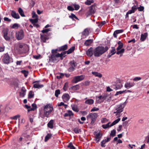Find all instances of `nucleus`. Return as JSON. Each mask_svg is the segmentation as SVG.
Segmentation results:
<instances>
[{"instance_id":"1","label":"nucleus","mask_w":149,"mask_h":149,"mask_svg":"<svg viewBox=\"0 0 149 149\" xmlns=\"http://www.w3.org/2000/svg\"><path fill=\"white\" fill-rule=\"evenodd\" d=\"M108 49L107 46L105 47L102 46L98 47L93 50V55L95 57H99L107 51Z\"/></svg>"},{"instance_id":"2","label":"nucleus","mask_w":149,"mask_h":149,"mask_svg":"<svg viewBox=\"0 0 149 149\" xmlns=\"http://www.w3.org/2000/svg\"><path fill=\"white\" fill-rule=\"evenodd\" d=\"M16 49L19 54L25 53L28 51L29 47L27 45L25 44L19 43L18 44Z\"/></svg>"},{"instance_id":"3","label":"nucleus","mask_w":149,"mask_h":149,"mask_svg":"<svg viewBox=\"0 0 149 149\" xmlns=\"http://www.w3.org/2000/svg\"><path fill=\"white\" fill-rule=\"evenodd\" d=\"M58 51L55 49H52L51 51V56L49 57V61L52 62H58L59 61V58L60 57L58 53Z\"/></svg>"},{"instance_id":"4","label":"nucleus","mask_w":149,"mask_h":149,"mask_svg":"<svg viewBox=\"0 0 149 149\" xmlns=\"http://www.w3.org/2000/svg\"><path fill=\"white\" fill-rule=\"evenodd\" d=\"M53 110L52 105L49 104L44 107V113L45 116L47 118L49 117V115L51 113Z\"/></svg>"},{"instance_id":"5","label":"nucleus","mask_w":149,"mask_h":149,"mask_svg":"<svg viewBox=\"0 0 149 149\" xmlns=\"http://www.w3.org/2000/svg\"><path fill=\"white\" fill-rule=\"evenodd\" d=\"M126 104L125 102L123 103H121L116 106L115 109L116 111L114 112V113H116V115L122 112L123 110V109L125 107Z\"/></svg>"},{"instance_id":"6","label":"nucleus","mask_w":149,"mask_h":149,"mask_svg":"<svg viewBox=\"0 0 149 149\" xmlns=\"http://www.w3.org/2000/svg\"><path fill=\"white\" fill-rule=\"evenodd\" d=\"M97 116L98 114L97 113H90L87 116V119L88 121L91 120V124L93 125L95 122Z\"/></svg>"},{"instance_id":"7","label":"nucleus","mask_w":149,"mask_h":149,"mask_svg":"<svg viewBox=\"0 0 149 149\" xmlns=\"http://www.w3.org/2000/svg\"><path fill=\"white\" fill-rule=\"evenodd\" d=\"M12 58L8 53H6L4 54L2 60L4 63L6 64H9L12 62Z\"/></svg>"},{"instance_id":"8","label":"nucleus","mask_w":149,"mask_h":149,"mask_svg":"<svg viewBox=\"0 0 149 149\" xmlns=\"http://www.w3.org/2000/svg\"><path fill=\"white\" fill-rule=\"evenodd\" d=\"M8 29L7 28L4 29L2 31L3 37L7 41H9L12 37V35H8Z\"/></svg>"},{"instance_id":"9","label":"nucleus","mask_w":149,"mask_h":149,"mask_svg":"<svg viewBox=\"0 0 149 149\" xmlns=\"http://www.w3.org/2000/svg\"><path fill=\"white\" fill-rule=\"evenodd\" d=\"M15 37L18 40H20L23 39L24 37V31L22 29L17 31L15 33Z\"/></svg>"},{"instance_id":"10","label":"nucleus","mask_w":149,"mask_h":149,"mask_svg":"<svg viewBox=\"0 0 149 149\" xmlns=\"http://www.w3.org/2000/svg\"><path fill=\"white\" fill-rule=\"evenodd\" d=\"M21 136L24 137L26 141H30L32 139V136L30 135L28 131H25L23 132Z\"/></svg>"},{"instance_id":"11","label":"nucleus","mask_w":149,"mask_h":149,"mask_svg":"<svg viewBox=\"0 0 149 149\" xmlns=\"http://www.w3.org/2000/svg\"><path fill=\"white\" fill-rule=\"evenodd\" d=\"M85 78V76L84 75H81L78 76L74 77L73 79V82L75 83L83 80Z\"/></svg>"},{"instance_id":"12","label":"nucleus","mask_w":149,"mask_h":149,"mask_svg":"<svg viewBox=\"0 0 149 149\" xmlns=\"http://www.w3.org/2000/svg\"><path fill=\"white\" fill-rule=\"evenodd\" d=\"M107 95H105L99 96L97 97V102L98 103H101L106 100Z\"/></svg>"},{"instance_id":"13","label":"nucleus","mask_w":149,"mask_h":149,"mask_svg":"<svg viewBox=\"0 0 149 149\" xmlns=\"http://www.w3.org/2000/svg\"><path fill=\"white\" fill-rule=\"evenodd\" d=\"M11 15L14 18L16 19L19 18L20 16L18 13H16L15 11L12 10L11 13Z\"/></svg>"},{"instance_id":"14","label":"nucleus","mask_w":149,"mask_h":149,"mask_svg":"<svg viewBox=\"0 0 149 149\" xmlns=\"http://www.w3.org/2000/svg\"><path fill=\"white\" fill-rule=\"evenodd\" d=\"M62 98L65 102H66L68 101L70 99V96L68 94L65 93L62 96Z\"/></svg>"},{"instance_id":"15","label":"nucleus","mask_w":149,"mask_h":149,"mask_svg":"<svg viewBox=\"0 0 149 149\" xmlns=\"http://www.w3.org/2000/svg\"><path fill=\"white\" fill-rule=\"evenodd\" d=\"M68 46L67 45H65L63 46H61L55 49L57 50L58 52H60L62 51H64L67 49Z\"/></svg>"},{"instance_id":"16","label":"nucleus","mask_w":149,"mask_h":149,"mask_svg":"<svg viewBox=\"0 0 149 149\" xmlns=\"http://www.w3.org/2000/svg\"><path fill=\"white\" fill-rule=\"evenodd\" d=\"M26 90L24 87H22L21 89V91L19 92V95L20 97H23L26 94Z\"/></svg>"},{"instance_id":"17","label":"nucleus","mask_w":149,"mask_h":149,"mask_svg":"<svg viewBox=\"0 0 149 149\" xmlns=\"http://www.w3.org/2000/svg\"><path fill=\"white\" fill-rule=\"evenodd\" d=\"M93 48L92 47L90 48L86 52L87 55L89 57L92 56L93 55Z\"/></svg>"},{"instance_id":"18","label":"nucleus","mask_w":149,"mask_h":149,"mask_svg":"<svg viewBox=\"0 0 149 149\" xmlns=\"http://www.w3.org/2000/svg\"><path fill=\"white\" fill-rule=\"evenodd\" d=\"M134 82H127L125 85V86L126 88L128 89L134 86Z\"/></svg>"},{"instance_id":"19","label":"nucleus","mask_w":149,"mask_h":149,"mask_svg":"<svg viewBox=\"0 0 149 149\" xmlns=\"http://www.w3.org/2000/svg\"><path fill=\"white\" fill-rule=\"evenodd\" d=\"M93 39H88L86 40L84 42V45L86 46H89L93 42Z\"/></svg>"},{"instance_id":"20","label":"nucleus","mask_w":149,"mask_h":149,"mask_svg":"<svg viewBox=\"0 0 149 149\" xmlns=\"http://www.w3.org/2000/svg\"><path fill=\"white\" fill-rule=\"evenodd\" d=\"M148 36L147 33H145L143 34H141V35L140 40L141 41H144L146 39V37Z\"/></svg>"},{"instance_id":"21","label":"nucleus","mask_w":149,"mask_h":149,"mask_svg":"<svg viewBox=\"0 0 149 149\" xmlns=\"http://www.w3.org/2000/svg\"><path fill=\"white\" fill-rule=\"evenodd\" d=\"M102 136L100 133H98L95 135V140L97 142L100 141L101 138Z\"/></svg>"},{"instance_id":"22","label":"nucleus","mask_w":149,"mask_h":149,"mask_svg":"<svg viewBox=\"0 0 149 149\" xmlns=\"http://www.w3.org/2000/svg\"><path fill=\"white\" fill-rule=\"evenodd\" d=\"M54 123V120H51L48 123L47 126L50 129H52L53 128V124Z\"/></svg>"},{"instance_id":"23","label":"nucleus","mask_w":149,"mask_h":149,"mask_svg":"<svg viewBox=\"0 0 149 149\" xmlns=\"http://www.w3.org/2000/svg\"><path fill=\"white\" fill-rule=\"evenodd\" d=\"M123 31V29H121V30H116V31H115L113 33V36L115 38L117 37V35L116 34H119L121 33H122Z\"/></svg>"},{"instance_id":"24","label":"nucleus","mask_w":149,"mask_h":149,"mask_svg":"<svg viewBox=\"0 0 149 149\" xmlns=\"http://www.w3.org/2000/svg\"><path fill=\"white\" fill-rule=\"evenodd\" d=\"M94 100L92 99H88L85 101V104L89 105H91L94 103Z\"/></svg>"},{"instance_id":"25","label":"nucleus","mask_w":149,"mask_h":149,"mask_svg":"<svg viewBox=\"0 0 149 149\" xmlns=\"http://www.w3.org/2000/svg\"><path fill=\"white\" fill-rule=\"evenodd\" d=\"M82 35L85 36L86 37L89 34V32L88 29H85L82 33Z\"/></svg>"},{"instance_id":"26","label":"nucleus","mask_w":149,"mask_h":149,"mask_svg":"<svg viewBox=\"0 0 149 149\" xmlns=\"http://www.w3.org/2000/svg\"><path fill=\"white\" fill-rule=\"evenodd\" d=\"M44 85L42 84H40L38 83L34 84L33 85V88H40L43 87Z\"/></svg>"},{"instance_id":"27","label":"nucleus","mask_w":149,"mask_h":149,"mask_svg":"<svg viewBox=\"0 0 149 149\" xmlns=\"http://www.w3.org/2000/svg\"><path fill=\"white\" fill-rule=\"evenodd\" d=\"M66 53H67V51H64L62 52L61 54L58 53V55H59L60 59L61 60H63V58L65 57L64 56Z\"/></svg>"},{"instance_id":"28","label":"nucleus","mask_w":149,"mask_h":149,"mask_svg":"<svg viewBox=\"0 0 149 149\" xmlns=\"http://www.w3.org/2000/svg\"><path fill=\"white\" fill-rule=\"evenodd\" d=\"M118 46L116 49L117 51H118L121 49L123 46V43L120 41H119L118 42Z\"/></svg>"},{"instance_id":"29","label":"nucleus","mask_w":149,"mask_h":149,"mask_svg":"<svg viewBox=\"0 0 149 149\" xmlns=\"http://www.w3.org/2000/svg\"><path fill=\"white\" fill-rule=\"evenodd\" d=\"M92 74L96 77L99 78H101L102 77V75L100 73L97 72H92Z\"/></svg>"},{"instance_id":"30","label":"nucleus","mask_w":149,"mask_h":149,"mask_svg":"<svg viewBox=\"0 0 149 149\" xmlns=\"http://www.w3.org/2000/svg\"><path fill=\"white\" fill-rule=\"evenodd\" d=\"M52 134H51L49 133L47 134L45 139V142H47L49 139L52 137Z\"/></svg>"},{"instance_id":"31","label":"nucleus","mask_w":149,"mask_h":149,"mask_svg":"<svg viewBox=\"0 0 149 149\" xmlns=\"http://www.w3.org/2000/svg\"><path fill=\"white\" fill-rule=\"evenodd\" d=\"M71 107L72 109L75 112H78L79 111V109L77 108V106L74 104H72L71 105Z\"/></svg>"},{"instance_id":"32","label":"nucleus","mask_w":149,"mask_h":149,"mask_svg":"<svg viewBox=\"0 0 149 149\" xmlns=\"http://www.w3.org/2000/svg\"><path fill=\"white\" fill-rule=\"evenodd\" d=\"M18 12L22 17H25V15L22 9L20 8H18Z\"/></svg>"},{"instance_id":"33","label":"nucleus","mask_w":149,"mask_h":149,"mask_svg":"<svg viewBox=\"0 0 149 149\" xmlns=\"http://www.w3.org/2000/svg\"><path fill=\"white\" fill-rule=\"evenodd\" d=\"M75 48V47H74V46L72 47L68 50L67 51V54H70L72 53L74 50Z\"/></svg>"},{"instance_id":"34","label":"nucleus","mask_w":149,"mask_h":149,"mask_svg":"<svg viewBox=\"0 0 149 149\" xmlns=\"http://www.w3.org/2000/svg\"><path fill=\"white\" fill-rule=\"evenodd\" d=\"M41 38L42 41L44 42H46V40L48 39L46 36L44 35H41Z\"/></svg>"},{"instance_id":"35","label":"nucleus","mask_w":149,"mask_h":149,"mask_svg":"<svg viewBox=\"0 0 149 149\" xmlns=\"http://www.w3.org/2000/svg\"><path fill=\"white\" fill-rule=\"evenodd\" d=\"M120 118H118V119L115 120L114 121H113V122H112L111 124H110V126H112L114 125H116L120 121Z\"/></svg>"},{"instance_id":"36","label":"nucleus","mask_w":149,"mask_h":149,"mask_svg":"<svg viewBox=\"0 0 149 149\" xmlns=\"http://www.w3.org/2000/svg\"><path fill=\"white\" fill-rule=\"evenodd\" d=\"M73 131L76 134L79 133L81 132V129L77 127L74 128L73 129Z\"/></svg>"},{"instance_id":"37","label":"nucleus","mask_w":149,"mask_h":149,"mask_svg":"<svg viewBox=\"0 0 149 149\" xmlns=\"http://www.w3.org/2000/svg\"><path fill=\"white\" fill-rule=\"evenodd\" d=\"M30 22L33 24H35V23H36L38 22V18H36L35 19H30Z\"/></svg>"},{"instance_id":"38","label":"nucleus","mask_w":149,"mask_h":149,"mask_svg":"<svg viewBox=\"0 0 149 149\" xmlns=\"http://www.w3.org/2000/svg\"><path fill=\"white\" fill-rule=\"evenodd\" d=\"M89 12L91 14H93L94 13V7L93 6H91L90 7Z\"/></svg>"},{"instance_id":"39","label":"nucleus","mask_w":149,"mask_h":149,"mask_svg":"<svg viewBox=\"0 0 149 149\" xmlns=\"http://www.w3.org/2000/svg\"><path fill=\"white\" fill-rule=\"evenodd\" d=\"M70 66L75 68L76 66V63L74 61H71L69 63Z\"/></svg>"},{"instance_id":"40","label":"nucleus","mask_w":149,"mask_h":149,"mask_svg":"<svg viewBox=\"0 0 149 149\" xmlns=\"http://www.w3.org/2000/svg\"><path fill=\"white\" fill-rule=\"evenodd\" d=\"M110 122H109L107 124H106L103 125H102V127L104 129H106L108 128H109L110 127H111V126H110V125H109V124H110Z\"/></svg>"},{"instance_id":"41","label":"nucleus","mask_w":149,"mask_h":149,"mask_svg":"<svg viewBox=\"0 0 149 149\" xmlns=\"http://www.w3.org/2000/svg\"><path fill=\"white\" fill-rule=\"evenodd\" d=\"M34 95L33 92L32 91H30L29 95H28V98H32Z\"/></svg>"},{"instance_id":"42","label":"nucleus","mask_w":149,"mask_h":149,"mask_svg":"<svg viewBox=\"0 0 149 149\" xmlns=\"http://www.w3.org/2000/svg\"><path fill=\"white\" fill-rule=\"evenodd\" d=\"M67 147L70 149H76L75 148L74 146L72 143H69Z\"/></svg>"},{"instance_id":"43","label":"nucleus","mask_w":149,"mask_h":149,"mask_svg":"<svg viewBox=\"0 0 149 149\" xmlns=\"http://www.w3.org/2000/svg\"><path fill=\"white\" fill-rule=\"evenodd\" d=\"M117 51V52H116V54L119 55L120 54L123 53L124 52L125 49H122L120 50H119Z\"/></svg>"},{"instance_id":"44","label":"nucleus","mask_w":149,"mask_h":149,"mask_svg":"<svg viewBox=\"0 0 149 149\" xmlns=\"http://www.w3.org/2000/svg\"><path fill=\"white\" fill-rule=\"evenodd\" d=\"M60 93V90L59 89L56 90L55 91V95L56 97H58V95Z\"/></svg>"},{"instance_id":"45","label":"nucleus","mask_w":149,"mask_h":149,"mask_svg":"<svg viewBox=\"0 0 149 149\" xmlns=\"http://www.w3.org/2000/svg\"><path fill=\"white\" fill-rule=\"evenodd\" d=\"M19 27V24L17 23L14 24L12 26L11 28L12 29H17Z\"/></svg>"},{"instance_id":"46","label":"nucleus","mask_w":149,"mask_h":149,"mask_svg":"<svg viewBox=\"0 0 149 149\" xmlns=\"http://www.w3.org/2000/svg\"><path fill=\"white\" fill-rule=\"evenodd\" d=\"M116 131L115 130H113L111 131L110 135L111 136L113 137L116 135Z\"/></svg>"},{"instance_id":"47","label":"nucleus","mask_w":149,"mask_h":149,"mask_svg":"<svg viewBox=\"0 0 149 149\" xmlns=\"http://www.w3.org/2000/svg\"><path fill=\"white\" fill-rule=\"evenodd\" d=\"M69 17L73 19L74 18L78 19L77 17L73 14H71V15L69 16Z\"/></svg>"},{"instance_id":"48","label":"nucleus","mask_w":149,"mask_h":149,"mask_svg":"<svg viewBox=\"0 0 149 149\" xmlns=\"http://www.w3.org/2000/svg\"><path fill=\"white\" fill-rule=\"evenodd\" d=\"M22 72L24 74L25 77L27 76L28 74V72L25 70H22Z\"/></svg>"},{"instance_id":"49","label":"nucleus","mask_w":149,"mask_h":149,"mask_svg":"<svg viewBox=\"0 0 149 149\" xmlns=\"http://www.w3.org/2000/svg\"><path fill=\"white\" fill-rule=\"evenodd\" d=\"M107 142L106 141V140H104L103 141H102L101 142V146L102 147H105V145H104Z\"/></svg>"},{"instance_id":"50","label":"nucleus","mask_w":149,"mask_h":149,"mask_svg":"<svg viewBox=\"0 0 149 149\" xmlns=\"http://www.w3.org/2000/svg\"><path fill=\"white\" fill-rule=\"evenodd\" d=\"M73 5L75 8V10H78L79 9L80 6L78 5L74 4Z\"/></svg>"},{"instance_id":"51","label":"nucleus","mask_w":149,"mask_h":149,"mask_svg":"<svg viewBox=\"0 0 149 149\" xmlns=\"http://www.w3.org/2000/svg\"><path fill=\"white\" fill-rule=\"evenodd\" d=\"M116 52L115 51V48L114 47H112V49L111 50L110 53L112 55H113Z\"/></svg>"},{"instance_id":"52","label":"nucleus","mask_w":149,"mask_h":149,"mask_svg":"<svg viewBox=\"0 0 149 149\" xmlns=\"http://www.w3.org/2000/svg\"><path fill=\"white\" fill-rule=\"evenodd\" d=\"M50 31V29H46L43 30L42 31V32L43 33H47Z\"/></svg>"},{"instance_id":"53","label":"nucleus","mask_w":149,"mask_h":149,"mask_svg":"<svg viewBox=\"0 0 149 149\" xmlns=\"http://www.w3.org/2000/svg\"><path fill=\"white\" fill-rule=\"evenodd\" d=\"M20 117V116L19 115H18L12 117H11V118L13 119L17 120L18 118H19Z\"/></svg>"},{"instance_id":"54","label":"nucleus","mask_w":149,"mask_h":149,"mask_svg":"<svg viewBox=\"0 0 149 149\" xmlns=\"http://www.w3.org/2000/svg\"><path fill=\"white\" fill-rule=\"evenodd\" d=\"M74 68H74L73 67L70 66V67L68 69V71L69 72H72L74 70V69H75Z\"/></svg>"},{"instance_id":"55","label":"nucleus","mask_w":149,"mask_h":149,"mask_svg":"<svg viewBox=\"0 0 149 149\" xmlns=\"http://www.w3.org/2000/svg\"><path fill=\"white\" fill-rule=\"evenodd\" d=\"M67 9L69 11H73L74 9L73 8L70 6H68Z\"/></svg>"},{"instance_id":"56","label":"nucleus","mask_w":149,"mask_h":149,"mask_svg":"<svg viewBox=\"0 0 149 149\" xmlns=\"http://www.w3.org/2000/svg\"><path fill=\"white\" fill-rule=\"evenodd\" d=\"M32 17L33 18H37L38 15L34 11H33L32 13Z\"/></svg>"},{"instance_id":"57","label":"nucleus","mask_w":149,"mask_h":149,"mask_svg":"<svg viewBox=\"0 0 149 149\" xmlns=\"http://www.w3.org/2000/svg\"><path fill=\"white\" fill-rule=\"evenodd\" d=\"M92 2L90 0H87L85 3L87 5H90Z\"/></svg>"},{"instance_id":"58","label":"nucleus","mask_w":149,"mask_h":149,"mask_svg":"<svg viewBox=\"0 0 149 149\" xmlns=\"http://www.w3.org/2000/svg\"><path fill=\"white\" fill-rule=\"evenodd\" d=\"M99 110V109L97 108H96V107H94L91 110V111H97Z\"/></svg>"},{"instance_id":"59","label":"nucleus","mask_w":149,"mask_h":149,"mask_svg":"<svg viewBox=\"0 0 149 149\" xmlns=\"http://www.w3.org/2000/svg\"><path fill=\"white\" fill-rule=\"evenodd\" d=\"M138 10L139 11H141L143 10L144 8L143 6H140L137 8Z\"/></svg>"},{"instance_id":"60","label":"nucleus","mask_w":149,"mask_h":149,"mask_svg":"<svg viewBox=\"0 0 149 149\" xmlns=\"http://www.w3.org/2000/svg\"><path fill=\"white\" fill-rule=\"evenodd\" d=\"M106 100L108 102H110L111 100V96H107Z\"/></svg>"},{"instance_id":"61","label":"nucleus","mask_w":149,"mask_h":149,"mask_svg":"<svg viewBox=\"0 0 149 149\" xmlns=\"http://www.w3.org/2000/svg\"><path fill=\"white\" fill-rule=\"evenodd\" d=\"M122 87V85L120 84V85H117L115 89L116 90H117L118 89Z\"/></svg>"},{"instance_id":"62","label":"nucleus","mask_w":149,"mask_h":149,"mask_svg":"<svg viewBox=\"0 0 149 149\" xmlns=\"http://www.w3.org/2000/svg\"><path fill=\"white\" fill-rule=\"evenodd\" d=\"M3 19L5 21L9 22H10L11 21V19H9L7 17H4L3 18Z\"/></svg>"},{"instance_id":"63","label":"nucleus","mask_w":149,"mask_h":149,"mask_svg":"<svg viewBox=\"0 0 149 149\" xmlns=\"http://www.w3.org/2000/svg\"><path fill=\"white\" fill-rule=\"evenodd\" d=\"M137 9V8L136 7V6H134L132 7L131 10L133 11L134 13L135 11H136Z\"/></svg>"},{"instance_id":"64","label":"nucleus","mask_w":149,"mask_h":149,"mask_svg":"<svg viewBox=\"0 0 149 149\" xmlns=\"http://www.w3.org/2000/svg\"><path fill=\"white\" fill-rule=\"evenodd\" d=\"M108 120L106 118H103L102 119L101 121L102 123H104L107 122Z\"/></svg>"}]
</instances>
